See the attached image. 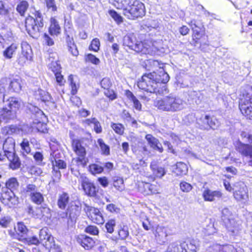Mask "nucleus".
I'll list each match as a JSON object with an SVG mask.
<instances>
[{"label": "nucleus", "mask_w": 252, "mask_h": 252, "mask_svg": "<svg viewBox=\"0 0 252 252\" xmlns=\"http://www.w3.org/2000/svg\"><path fill=\"white\" fill-rule=\"evenodd\" d=\"M39 235L40 243L46 245H47V242H50L53 240L51 235L48 233V229L47 228L41 229L39 231Z\"/></svg>", "instance_id": "obj_28"}, {"label": "nucleus", "mask_w": 252, "mask_h": 252, "mask_svg": "<svg viewBox=\"0 0 252 252\" xmlns=\"http://www.w3.org/2000/svg\"><path fill=\"white\" fill-rule=\"evenodd\" d=\"M24 190L27 194L31 196L38 190V188L34 184H29L24 188Z\"/></svg>", "instance_id": "obj_48"}, {"label": "nucleus", "mask_w": 252, "mask_h": 252, "mask_svg": "<svg viewBox=\"0 0 252 252\" xmlns=\"http://www.w3.org/2000/svg\"><path fill=\"white\" fill-rule=\"evenodd\" d=\"M123 45L136 52L142 54L149 53L148 50L150 47V45L146 42L138 41L133 34H127L123 37Z\"/></svg>", "instance_id": "obj_5"}, {"label": "nucleus", "mask_w": 252, "mask_h": 252, "mask_svg": "<svg viewBox=\"0 0 252 252\" xmlns=\"http://www.w3.org/2000/svg\"><path fill=\"white\" fill-rule=\"evenodd\" d=\"M83 123L87 126L93 124L94 130L97 133H100L102 132V129L100 124L95 118L86 119L83 121Z\"/></svg>", "instance_id": "obj_29"}, {"label": "nucleus", "mask_w": 252, "mask_h": 252, "mask_svg": "<svg viewBox=\"0 0 252 252\" xmlns=\"http://www.w3.org/2000/svg\"><path fill=\"white\" fill-rule=\"evenodd\" d=\"M202 196L205 201L212 202L220 199L222 193L220 190H213L207 189L204 190Z\"/></svg>", "instance_id": "obj_14"}, {"label": "nucleus", "mask_w": 252, "mask_h": 252, "mask_svg": "<svg viewBox=\"0 0 252 252\" xmlns=\"http://www.w3.org/2000/svg\"><path fill=\"white\" fill-rule=\"evenodd\" d=\"M116 225V222L114 220H109L105 224V228L107 232L112 233L114 231V227Z\"/></svg>", "instance_id": "obj_59"}, {"label": "nucleus", "mask_w": 252, "mask_h": 252, "mask_svg": "<svg viewBox=\"0 0 252 252\" xmlns=\"http://www.w3.org/2000/svg\"><path fill=\"white\" fill-rule=\"evenodd\" d=\"M6 188L10 190L9 191L17 190L19 187V183L15 178H11L6 182Z\"/></svg>", "instance_id": "obj_39"}, {"label": "nucleus", "mask_w": 252, "mask_h": 252, "mask_svg": "<svg viewBox=\"0 0 252 252\" xmlns=\"http://www.w3.org/2000/svg\"><path fill=\"white\" fill-rule=\"evenodd\" d=\"M236 150L242 156L249 157L252 158V146L238 142L236 146Z\"/></svg>", "instance_id": "obj_18"}, {"label": "nucleus", "mask_w": 252, "mask_h": 252, "mask_svg": "<svg viewBox=\"0 0 252 252\" xmlns=\"http://www.w3.org/2000/svg\"><path fill=\"white\" fill-rule=\"evenodd\" d=\"M173 172L177 176L186 175L188 172L187 165L182 162H178L176 164V167L173 169Z\"/></svg>", "instance_id": "obj_32"}, {"label": "nucleus", "mask_w": 252, "mask_h": 252, "mask_svg": "<svg viewBox=\"0 0 252 252\" xmlns=\"http://www.w3.org/2000/svg\"><path fill=\"white\" fill-rule=\"evenodd\" d=\"M15 141L11 137H8L3 143L2 149L5 155L15 153Z\"/></svg>", "instance_id": "obj_19"}, {"label": "nucleus", "mask_w": 252, "mask_h": 252, "mask_svg": "<svg viewBox=\"0 0 252 252\" xmlns=\"http://www.w3.org/2000/svg\"><path fill=\"white\" fill-rule=\"evenodd\" d=\"M21 149L24 153L28 154L31 151V149L30 146L29 141L27 138H24L20 143Z\"/></svg>", "instance_id": "obj_50"}, {"label": "nucleus", "mask_w": 252, "mask_h": 252, "mask_svg": "<svg viewBox=\"0 0 252 252\" xmlns=\"http://www.w3.org/2000/svg\"><path fill=\"white\" fill-rule=\"evenodd\" d=\"M35 98L42 101H49L51 99L49 94L41 89H38L35 93Z\"/></svg>", "instance_id": "obj_36"}, {"label": "nucleus", "mask_w": 252, "mask_h": 252, "mask_svg": "<svg viewBox=\"0 0 252 252\" xmlns=\"http://www.w3.org/2000/svg\"><path fill=\"white\" fill-rule=\"evenodd\" d=\"M154 106L160 111L174 113L183 110L186 102L179 96L170 94L157 99L154 101Z\"/></svg>", "instance_id": "obj_2"}, {"label": "nucleus", "mask_w": 252, "mask_h": 252, "mask_svg": "<svg viewBox=\"0 0 252 252\" xmlns=\"http://www.w3.org/2000/svg\"><path fill=\"white\" fill-rule=\"evenodd\" d=\"M6 158L10 162L9 166L12 169H16L20 166V162L17 156L15 155V153H13L11 154L6 155Z\"/></svg>", "instance_id": "obj_31"}, {"label": "nucleus", "mask_w": 252, "mask_h": 252, "mask_svg": "<svg viewBox=\"0 0 252 252\" xmlns=\"http://www.w3.org/2000/svg\"><path fill=\"white\" fill-rule=\"evenodd\" d=\"M97 143L100 148L102 154L105 156H108L110 155V148L109 146L106 145L103 139L99 138L97 140Z\"/></svg>", "instance_id": "obj_44"}, {"label": "nucleus", "mask_w": 252, "mask_h": 252, "mask_svg": "<svg viewBox=\"0 0 252 252\" xmlns=\"http://www.w3.org/2000/svg\"><path fill=\"white\" fill-rule=\"evenodd\" d=\"M113 186L115 189L120 192L123 191L125 189L124 180L120 177H114L112 179Z\"/></svg>", "instance_id": "obj_34"}, {"label": "nucleus", "mask_w": 252, "mask_h": 252, "mask_svg": "<svg viewBox=\"0 0 252 252\" xmlns=\"http://www.w3.org/2000/svg\"><path fill=\"white\" fill-rule=\"evenodd\" d=\"M30 196L32 201L36 204H41L44 201V197L42 194L38 190Z\"/></svg>", "instance_id": "obj_43"}, {"label": "nucleus", "mask_w": 252, "mask_h": 252, "mask_svg": "<svg viewBox=\"0 0 252 252\" xmlns=\"http://www.w3.org/2000/svg\"><path fill=\"white\" fill-rule=\"evenodd\" d=\"M4 106L0 111V116L6 122L14 119L16 117V111L20 104L17 98L10 97L4 101Z\"/></svg>", "instance_id": "obj_4"}, {"label": "nucleus", "mask_w": 252, "mask_h": 252, "mask_svg": "<svg viewBox=\"0 0 252 252\" xmlns=\"http://www.w3.org/2000/svg\"><path fill=\"white\" fill-rule=\"evenodd\" d=\"M155 235L157 241L161 244L165 242L167 236V228L161 226H158L155 230Z\"/></svg>", "instance_id": "obj_22"}, {"label": "nucleus", "mask_w": 252, "mask_h": 252, "mask_svg": "<svg viewBox=\"0 0 252 252\" xmlns=\"http://www.w3.org/2000/svg\"><path fill=\"white\" fill-rule=\"evenodd\" d=\"M73 147L74 151L78 157H86V152L85 149L79 141L74 142Z\"/></svg>", "instance_id": "obj_35"}, {"label": "nucleus", "mask_w": 252, "mask_h": 252, "mask_svg": "<svg viewBox=\"0 0 252 252\" xmlns=\"http://www.w3.org/2000/svg\"><path fill=\"white\" fill-rule=\"evenodd\" d=\"M49 65L55 73L59 72L61 68V65L58 63V60H55V62L53 63H49Z\"/></svg>", "instance_id": "obj_61"}, {"label": "nucleus", "mask_w": 252, "mask_h": 252, "mask_svg": "<svg viewBox=\"0 0 252 252\" xmlns=\"http://www.w3.org/2000/svg\"><path fill=\"white\" fill-rule=\"evenodd\" d=\"M150 63L155 67H159V69L157 72L144 74L141 80L138 82L137 86L139 89L150 93L164 94L163 92L158 88L161 83L165 84L168 82L169 75L163 69L158 61L150 60Z\"/></svg>", "instance_id": "obj_1"}, {"label": "nucleus", "mask_w": 252, "mask_h": 252, "mask_svg": "<svg viewBox=\"0 0 252 252\" xmlns=\"http://www.w3.org/2000/svg\"><path fill=\"white\" fill-rule=\"evenodd\" d=\"M181 252H196L197 246L194 240H191L189 243L185 242L180 244Z\"/></svg>", "instance_id": "obj_27"}, {"label": "nucleus", "mask_w": 252, "mask_h": 252, "mask_svg": "<svg viewBox=\"0 0 252 252\" xmlns=\"http://www.w3.org/2000/svg\"><path fill=\"white\" fill-rule=\"evenodd\" d=\"M21 80L20 78L13 79L10 83L9 88L13 92H19L21 89Z\"/></svg>", "instance_id": "obj_42"}, {"label": "nucleus", "mask_w": 252, "mask_h": 252, "mask_svg": "<svg viewBox=\"0 0 252 252\" xmlns=\"http://www.w3.org/2000/svg\"><path fill=\"white\" fill-rule=\"evenodd\" d=\"M88 159L86 157H78L73 158L72 160V165H75L77 167H84L88 162Z\"/></svg>", "instance_id": "obj_41"}, {"label": "nucleus", "mask_w": 252, "mask_h": 252, "mask_svg": "<svg viewBox=\"0 0 252 252\" xmlns=\"http://www.w3.org/2000/svg\"><path fill=\"white\" fill-rule=\"evenodd\" d=\"M45 3L48 11L51 12L57 11V6L55 0H45Z\"/></svg>", "instance_id": "obj_52"}, {"label": "nucleus", "mask_w": 252, "mask_h": 252, "mask_svg": "<svg viewBox=\"0 0 252 252\" xmlns=\"http://www.w3.org/2000/svg\"><path fill=\"white\" fill-rule=\"evenodd\" d=\"M189 25L193 31L194 37L197 39L199 38L200 36V32L197 29H200V26L196 23V21L195 20L191 21Z\"/></svg>", "instance_id": "obj_46"}, {"label": "nucleus", "mask_w": 252, "mask_h": 252, "mask_svg": "<svg viewBox=\"0 0 252 252\" xmlns=\"http://www.w3.org/2000/svg\"><path fill=\"white\" fill-rule=\"evenodd\" d=\"M144 4L141 2L134 0L129 5V8H125L123 14L128 19L134 20L141 18L145 15Z\"/></svg>", "instance_id": "obj_6"}, {"label": "nucleus", "mask_w": 252, "mask_h": 252, "mask_svg": "<svg viewBox=\"0 0 252 252\" xmlns=\"http://www.w3.org/2000/svg\"><path fill=\"white\" fill-rule=\"evenodd\" d=\"M1 202L9 207H11L13 205L18 203V198L16 197L14 193L12 191H7L3 193L1 197Z\"/></svg>", "instance_id": "obj_13"}, {"label": "nucleus", "mask_w": 252, "mask_h": 252, "mask_svg": "<svg viewBox=\"0 0 252 252\" xmlns=\"http://www.w3.org/2000/svg\"><path fill=\"white\" fill-rule=\"evenodd\" d=\"M81 210V207L76 204L73 201L70 202L69 205L67 209L68 214V220L71 222L75 221L76 218L79 216Z\"/></svg>", "instance_id": "obj_15"}, {"label": "nucleus", "mask_w": 252, "mask_h": 252, "mask_svg": "<svg viewBox=\"0 0 252 252\" xmlns=\"http://www.w3.org/2000/svg\"><path fill=\"white\" fill-rule=\"evenodd\" d=\"M248 109L246 111H241L242 114L245 115L247 118L252 120V105L249 104L247 105Z\"/></svg>", "instance_id": "obj_64"}, {"label": "nucleus", "mask_w": 252, "mask_h": 252, "mask_svg": "<svg viewBox=\"0 0 252 252\" xmlns=\"http://www.w3.org/2000/svg\"><path fill=\"white\" fill-rule=\"evenodd\" d=\"M233 196L236 200L245 204L249 200L248 190L243 183H238L233 189Z\"/></svg>", "instance_id": "obj_8"}, {"label": "nucleus", "mask_w": 252, "mask_h": 252, "mask_svg": "<svg viewBox=\"0 0 252 252\" xmlns=\"http://www.w3.org/2000/svg\"><path fill=\"white\" fill-rule=\"evenodd\" d=\"M252 105V88L247 86L243 89L240 94L239 108L241 111H246L248 109L247 105Z\"/></svg>", "instance_id": "obj_9"}, {"label": "nucleus", "mask_w": 252, "mask_h": 252, "mask_svg": "<svg viewBox=\"0 0 252 252\" xmlns=\"http://www.w3.org/2000/svg\"><path fill=\"white\" fill-rule=\"evenodd\" d=\"M49 32L51 35L56 36L61 33V27L55 18H52L51 19Z\"/></svg>", "instance_id": "obj_33"}, {"label": "nucleus", "mask_w": 252, "mask_h": 252, "mask_svg": "<svg viewBox=\"0 0 252 252\" xmlns=\"http://www.w3.org/2000/svg\"><path fill=\"white\" fill-rule=\"evenodd\" d=\"M210 252H237L236 249L230 245H220L215 244L210 248Z\"/></svg>", "instance_id": "obj_21"}, {"label": "nucleus", "mask_w": 252, "mask_h": 252, "mask_svg": "<svg viewBox=\"0 0 252 252\" xmlns=\"http://www.w3.org/2000/svg\"><path fill=\"white\" fill-rule=\"evenodd\" d=\"M236 150L242 156L249 157L252 158V146L238 142L236 146Z\"/></svg>", "instance_id": "obj_17"}, {"label": "nucleus", "mask_w": 252, "mask_h": 252, "mask_svg": "<svg viewBox=\"0 0 252 252\" xmlns=\"http://www.w3.org/2000/svg\"><path fill=\"white\" fill-rule=\"evenodd\" d=\"M209 116L205 115L200 118L198 124L201 129H209Z\"/></svg>", "instance_id": "obj_45"}, {"label": "nucleus", "mask_w": 252, "mask_h": 252, "mask_svg": "<svg viewBox=\"0 0 252 252\" xmlns=\"http://www.w3.org/2000/svg\"><path fill=\"white\" fill-rule=\"evenodd\" d=\"M180 188L181 190L185 192H188L192 189V186L185 181H183L180 183Z\"/></svg>", "instance_id": "obj_53"}, {"label": "nucleus", "mask_w": 252, "mask_h": 252, "mask_svg": "<svg viewBox=\"0 0 252 252\" xmlns=\"http://www.w3.org/2000/svg\"><path fill=\"white\" fill-rule=\"evenodd\" d=\"M150 168L153 175L157 178L161 179L166 173L165 168L157 165L155 162L150 164Z\"/></svg>", "instance_id": "obj_25"}, {"label": "nucleus", "mask_w": 252, "mask_h": 252, "mask_svg": "<svg viewBox=\"0 0 252 252\" xmlns=\"http://www.w3.org/2000/svg\"><path fill=\"white\" fill-rule=\"evenodd\" d=\"M120 238L122 240L126 239L129 235L128 228L126 226H123L118 232Z\"/></svg>", "instance_id": "obj_55"}, {"label": "nucleus", "mask_w": 252, "mask_h": 252, "mask_svg": "<svg viewBox=\"0 0 252 252\" xmlns=\"http://www.w3.org/2000/svg\"><path fill=\"white\" fill-rule=\"evenodd\" d=\"M68 81L70 82V86L71 88V94L74 95L77 93V87L76 83L74 81L73 76L72 75L69 76Z\"/></svg>", "instance_id": "obj_58"}, {"label": "nucleus", "mask_w": 252, "mask_h": 252, "mask_svg": "<svg viewBox=\"0 0 252 252\" xmlns=\"http://www.w3.org/2000/svg\"><path fill=\"white\" fill-rule=\"evenodd\" d=\"M85 210L88 217L94 223L99 224H102L104 222L102 214L97 208L85 204Z\"/></svg>", "instance_id": "obj_10"}, {"label": "nucleus", "mask_w": 252, "mask_h": 252, "mask_svg": "<svg viewBox=\"0 0 252 252\" xmlns=\"http://www.w3.org/2000/svg\"><path fill=\"white\" fill-rule=\"evenodd\" d=\"M6 81V79H2L0 81V100L4 103L5 100V88L2 85Z\"/></svg>", "instance_id": "obj_57"}, {"label": "nucleus", "mask_w": 252, "mask_h": 252, "mask_svg": "<svg viewBox=\"0 0 252 252\" xmlns=\"http://www.w3.org/2000/svg\"><path fill=\"white\" fill-rule=\"evenodd\" d=\"M86 60L96 65L100 63L99 59L96 58L94 55L91 54H89L86 56Z\"/></svg>", "instance_id": "obj_60"}, {"label": "nucleus", "mask_w": 252, "mask_h": 252, "mask_svg": "<svg viewBox=\"0 0 252 252\" xmlns=\"http://www.w3.org/2000/svg\"><path fill=\"white\" fill-rule=\"evenodd\" d=\"M51 155H52L54 158H55V156H56L55 152L51 154ZM52 163L53 170L56 172V175L58 179H60L61 176V174L60 172H58L57 170L59 169L65 168L66 167V164L63 160L61 159H57L56 158H54V161H52Z\"/></svg>", "instance_id": "obj_23"}, {"label": "nucleus", "mask_w": 252, "mask_h": 252, "mask_svg": "<svg viewBox=\"0 0 252 252\" xmlns=\"http://www.w3.org/2000/svg\"><path fill=\"white\" fill-rule=\"evenodd\" d=\"M89 170L92 174H100L103 171V168L96 164H92L89 166Z\"/></svg>", "instance_id": "obj_49"}, {"label": "nucleus", "mask_w": 252, "mask_h": 252, "mask_svg": "<svg viewBox=\"0 0 252 252\" xmlns=\"http://www.w3.org/2000/svg\"><path fill=\"white\" fill-rule=\"evenodd\" d=\"M100 85L104 89H108L112 85L110 79L109 78H104L100 82Z\"/></svg>", "instance_id": "obj_63"}, {"label": "nucleus", "mask_w": 252, "mask_h": 252, "mask_svg": "<svg viewBox=\"0 0 252 252\" xmlns=\"http://www.w3.org/2000/svg\"><path fill=\"white\" fill-rule=\"evenodd\" d=\"M29 6V4L28 1L23 0L17 5L16 9L21 16H24Z\"/></svg>", "instance_id": "obj_37"}, {"label": "nucleus", "mask_w": 252, "mask_h": 252, "mask_svg": "<svg viewBox=\"0 0 252 252\" xmlns=\"http://www.w3.org/2000/svg\"><path fill=\"white\" fill-rule=\"evenodd\" d=\"M20 128L15 125H10L4 126L2 129V133L5 135H11L14 133H18Z\"/></svg>", "instance_id": "obj_40"}, {"label": "nucleus", "mask_w": 252, "mask_h": 252, "mask_svg": "<svg viewBox=\"0 0 252 252\" xmlns=\"http://www.w3.org/2000/svg\"><path fill=\"white\" fill-rule=\"evenodd\" d=\"M30 109H31L32 112V117L33 119H35V121L33 122V125L31 127H29L28 125L22 126L21 130L23 131L25 134H29L32 132L34 128H36L39 130L38 127L36 126L35 125L37 126L42 125L44 119L46 118V116L43 111L38 107L32 106V108Z\"/></svg>", "instance_id": "obj_7"}, {"label": "nucleus", "mask_w": 252, "mask_h": 252, "mask_svg": "<svg viewBox=\"0 0 252 252\" xmlns=\"http://www.w3.org/2000/svg\"><path fill=\"white\" fill-rule=\"evenodd\" d=\"M17 49V46L16 44H12L9 47L6 48V49L3 52V55L5 58L10 59L12 58L13 55L15 53Z\"/></svg>", "instance_id": "obj_38"}, {"label": "nucleus", "mask_w": 252, "mask_h": 252, "mask_svg": "<svg viewBox=\"0 0 252 252\" xmlns=\"http://www.w3.org/2000/svg\"><path fill=\"white\" fill-rule=\"evenodd\" d=\"M166 252H181V249L178 242L171 243L168 246Z\"/></svg>", "instance_id": "obj_51"}, {"label": "nucleus", "mask_w": 252, "mask_h": 252, "mask_svg": "<svg viewBox=\"0 0 252 252\" xmlns=\"http://www.w3.org/2000/svg\"><path fill=\"white\" fill-rule=\"evenodd\" d=\"M35 218L48 219L51 217V210L47 207H39L35 208Z\"/></svg>", "instance_id": "obj_24"}, {"label": "nucleus", "mask_w": 252, "mask_h": 252, "mask_svg": "<svg viewBox=\"0 0 252 252\" xmlns=\"http://www.w3.org/2000/svg\"><path fill=\"white\" fill-rule=\"evenodd\" d=\"M77 242L85 249H92L94 245L95 242L92 238L85 235H80L77 237Z\"/></svg>", "instance_id": "obj_16"}, {"label": "nucleus", "mask_w": 252, "mask_h": 252, "mask_svg": "<svg viewBox=\"0 0 252 252\" xmlns=\"http://www.w3.org/2000/svg\"><path fill=\"white\" fill-rule=\"evenodd\" d=\"M111 127L114 130V131L118 134L122 135L125 130L124 126L119 123H112Z\"/></svg>", "instance_id": "obj_47"}, {"label": "nucleus", "mask_w": 252, "mask_h": 252, "mask_svg": "<svg viewBox=\"0 0 252 252\" xmlns=\"http://www.w3.org/2000/svg\"><path fill=\"white\" fill-rule=\"evenodd\" d=\"M11 221V218L9 216H4L0 219V225L3 227L8 226Z\"/></svg>", "instance_id": "obj_62"}, {"label": "nucleus", "mask_w": 252, "mask_h": 252, "mask_svg": "<svg viewBox=\"0 0 252 252\" xmlns=\"http://www.w3.org/2000/svg\"><path fill=\"white\" fill-rule=\"evenodd\" d=\"M225 226L229 235L234 237L239 235L242 229L241 224L231 218L225 221Z\"/></svg>", "instance_id": "obj_11"}, {"label": "nucleus", "mask_w": 252, "mask_h": 252, "mask_svg": "<svg viewBox=\"0 0 252 252\" xmlns=\"http://www.w3.org/2000/svg\"><path fill=\"white\" fill-rule=\"evenodd\" d=\"M145 139L147 140L150 147L154 150L157 151L160 153L163 152V149L162 145L160 143L158 139L150 134L146 135Z\"/></svg>", "instance_id": "obj_20"}, {"label": "nucleus", "mask_w": 252, "mask_h": 252, "mask_svg": "<svg viewBox=\"0 0 252 252\" xmlns=\"http://www.w3.org/2000/svg\"><path fill=\"white\" fill-rule=\"evenodd\" d=\"M22 54L25 57L27 60H31L32 59V52L31 46L27 42H23L21 43Z\"/></svg>", "instance_id": "obj_30"}, {"label": "nucleus", "mask_w": 252, "mask_h": 252, "mask_svg": "<svg viewBox=\"0 0 252 252\" xmlns=\"http://www.w3.org/2000/svg\"><path fill=\"white\" fill-rule=\"evenodd\" d=\"M81 185L86 194L91 197L96 196L97 191L96 188L88 178L81 177Z\"/></svg>", "instance_id": "obj_12"}, {"label": "nucleus", "mask_w": 252, "mask_h": 252, "mask_svg": "<svg viewBox=\"0 0 252 252\" xmlns=\"http://www.w3.org/2000/svg\"><path fill=\"white\" fill-rule=\"evenodd\" d=\"M34 17L29 16L25 20V27L28 33L32 37H36L43 27V16L40 12L35 11Z\"/></svg>", "instance_id": "obj_3"}, {"label": "nucleus", "mask_w": 252, "mask_h": 252, "mask_svg": "<svg viewBox=\"0 0 252 252\" xmlns=\"http://www.w3.org/2000/svg\"><path fill=\"white\" fill-rule=\"evenodd\" d=\"M109 14L111 17L118 23L120 24L123 22V18L118 14L115 10H110Z\"/></svg>", "instance_id": "obj_54"}, {"label": "nucleus", "mask_w": 252, "mask_h": 252, "mask_svg": "<svg viewBox=\"0 0 252 252\" xmlns=\"http://www.w3.org/2000/svg\"><path fill=\"white\" fill-rule=\"evenodd\" d=\"M70 203V197L68 193L63 192L59 194L57 202L59 208L64 209L67 205H69Z\"/></svg>", "instance_id": "obj_26"}, {"label": "nucleus", "mask_w": 252, "mask_h": 252, "mask_svg": "<svg viewBox=\"0 0 252 252\" xmlns=\"http://www.w3.org/2000/svg\"><path fill=\"white\" fill-rule=\"evenodd\" d=\"M85 231L87 233L94 235H97L99 233L98 228L94 225H89L85 228Z\"/></svg>", "instance_id": "obj_56"}]
</instances>
